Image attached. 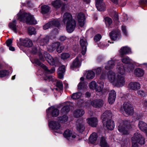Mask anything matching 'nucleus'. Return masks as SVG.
I'll return each instance as SVG.
<instances>
[{
    "mask_svg": "<svg viewBox=\"0 0 147 147\" xmlns=\"http://www.w3.org/2000/svg\"><path fill=\"white\" fill-rule=\"evenodd\" d=\"M63 22L66 24V28L69 33H71L74 30L76 26V22L73 19L71 15L68 13H65L63 16Z\"/></svg>",
    "mask_w": 147,
    "mask_h": 147,
    "instance_id": "nucleus-1",
    "label": "nucleus"
},
{
    "mask_svg": "<svg viewBox=\"0 0 147 147\" xmlns=\"http://www.w3.org/2000/svg\"><path fill=\"white\" fill-rule=\"evenodd\" d=\"M122 121L118 126V130L123 134H129V130L131 128V126L129 123L127 121Z\"/></svg>",
    "mask_w": 147,
    "mask_h": 147,
    "instance_id": "nucleus-2",
    "label": "nucleus"
},
{
    "mask_svg": "<svg viewBox=\"0 0 147 147\" xmlns=\"http://www.w3.org/2000/svg\"><path fill=\"white\" fill-rule=\"evenodd\" d=\"M18 18L21 21L26 22L27 24H35L33 17L30 14L24 13L20 15Z\"/></svg>",
    "mask_w": 147,
    "mask_h": 147,
    "instance_id": "nucleus-3",
    "label": "nucleus"
},
{
    "mask_svg": "<svg viewBox=\"0 0 147 147\" xmlns=\"http://www.w3.org/2000/svg\"><path fill=\"white\" fill-rule=\"evenodd\" d=\"M125 78L121 75H118L113 85L117 87H122L125 85Z\"/></svg>",
    "mask_w": 147,
    "mask_h": 147,
    "instance_id": "nucleus-4",
    "label": "nucleus"
},
{
    "mask_svg": "<svg viewBox=\"0 0 147 147\" xmlns=\"http://www.w3.org/2000/svg\"><path fill=\"white\" fill-rule=\"evenodd\" d=\"M133 143L135 142L141 144H143L145 143L144 139L140 133L136 132L134 134V136L131 138Z\"/></svg>",
    "mask_w": 147,
    "mask_h": 147,
    "instance_id": "nucleus-5",
    "label": "nucleus"
},
{
    "mask_svg": "<svg viewBox=\"0 0 147 147\" xmlns=\"http://www.w3.org/2000/svg\"><path fill=\"white\" fill-rule=\"evenodd\" d=\"M123 109L126 113L128 115L132 114L134 111V108L131 104L128 102H125L123 105Z\"/></svg>",
    "mask_w": 147,
    "mask_h": 147,
    "instance_id": "nucleus-6",
    "label": "nucleus"
},
{
    "mask_svg": "<svg viewBox=\"0 0 147 147\" xmlns=\"http://www.w3.org/2000/svg\"><path fill=\"white\" fill-rule=\"evenodd\" d=\"M82 55L80 54L75 58L71 65V69L73 70L74 68H78L81 66V62L82 60Z\"/></svg>",
    "mask_w": 147,
    "mask_h": 147,
    "instance_id": "nucleus-7",
    "label": "nucleus"
},
{
    "mask_svg": "<svg viewBox=\"0 0 147 147\" xmlns=\"http://www.w3.org/2000/svg\"><path fill=\"white\" fill-rule=\"evenodd\" d=\"M20 44L26 47L30 48L33 45L32 40L28 38H20Z\"/></svg>",
    "mask_w": 147,
    "mask_h": 147,
    "instance_id": "nucleus-8",
    "label": "nucleus"
},
{
    "mask_svg": "<svg viewBox=\"0 0 147 147\" xmlns=\"http://www.w3.org/2000/svg\"><path fill=\"white\" fill-rule=\"evenodd\" d=\"M60 24L59 21L57 20H53L46 24L43 26V29L46 30L53 26L58 27Z\"/></svg>",
    "mask_w": 147,
    "mask_h": 147,
    "instance_id": "nucleus-9",
    "label": "nucleus"
},
{
    "mask_svg": "<svg viewBox=\"0 0 147 147\" xmlns=\"http://www.w3.org/2000/svg\"><path fill=\"white\" fill-rule=\"evenodd\" d=\"M63 136L67 140L71 141L76 138V135L72 134V131L69 129L65 130L63 133Z\"/></svg>",
    "mask_w": 147,
    "mask_h": 147,
    "instance_id": "nucleus-10",
    "label": "nucleus"
},
{
    "mask_svg": "<svg viewBox=\"0 0 147 147\" xmlns=\"http://www.w3.org/2000/svg\"><path fill=\"white\" fill-rule=\"evenodd\" d=\"M47 114H49L53 117H57L59 114V111L57 109L51 107L49 108L47 110Z\"/></svg>",
    "mask_w": 147,
    "mask_h": 147,
    "instance_id": "nucleus-11",
    "label": "nucleus"
},
{
    "mask_svg": "<svg viewBox=\"0 0 147 147\" xmlns=\"http://www.w3.org/2000/svg\"><path fill=\"white\" fill-rule=\"evenodd\" d=\"M87 121L89 125L93 127H96L98 125V120L96 117H91L88 118Z\"/></svg>",
    "mask_w": 147,
    "mask_h": 147,
    "instance_id": "nucleus-12",
    "label": "nucleus"
},
{
    "mask_svg": "<svg viewBox=\"0 0 147 147\" xmlns=\"http://www.w3.org/2000/svg\"><path fill=\"white\" fill-rule=\"evenodd\" d=\"M107 77L109 82L113 84L116 78L115 73L112 70L109 71L107 72Z\"/></svg>",
    "mask_w": 147,
    "mask_h": 147,
    "instance_id": "nucleus-13",
    "label": "nucleus"
},
{
    "mask_svg": "<svg viewBox=\"0 0 147 147\" xmlns=\"http://www.w3.org/2000/svg\"><path fill=\"white\" fill-rule=\"evenodd\" d=\"M109 36L112 40H115L117 38H121L120 32L119 30L113 31L109 33Z\"/></svg>",
    "mask_w": 147,
    "mask_h": 147,
    "instance_id": "nucleus-14",
    "label": "nucleus"
},
{
    "mask_svg": "<svg viewBox=\"0 0 147 147\" xmlns=\"http://www.w3.org/2000/svg\"><path fill=\"white\" fill-rule=\"evenodd\" d=\"M103 104V101L100 99H96L92 101L91 104L93 107L96 108H99L102 107Z\"/></svg>",
    "mask_w": 147,
    "mask_h": 147,
    "instance_id": "nucleus-15",
    "label": "nucleus"
},
{
    "mask_svg": "<svg viewBox=\"0 0 147 147\" xmlns=\"http://www.w3.org/2000/svg\"><path fill=\"white\" fill-rule=\"evenodd\" d=\"M80 45L82 48V54L84 55L86 51V47L87 45V43L85 39L81 38L80 41Z\"/></svg>",
    "mask_w": 147,
    "mask_h": 147,
    "instance_id": "nucleus-16",
    "label": "nucleus"
},
{
    "mask_svg": "<svg viewBox=\"0 0 147 147\" xmlns=\"http://www.w3.org/2000/svg\"><path fill=\"white\" fill-rule=\"evenodd\" d=\"M103 0H96V7L97 9L99 11L104 10L105 5L102 2Z\"/></svg>",
    "mask_w": 147,
    "mask_h": 147,
    "instance_id": "nucleus-17",
    "label": "nucleus"
},
{
    "mask_svg": "<svg viewBox=\"0 0 147 147\" xmlns=\"http://www.w3.org/2000/svg\"><path fill=\"white\" fill-rule=\"evenodd\" d=\"M128 88L133 90H136L140 88V84L137 82H131L128 85Z\"/></svg>",
    "mask_w": 147,
    "mask_h": 147,
    "instance_id": "nucleus-18",
    "label": "nucleus"
},
{
    "mask_svg": "<svg viewBox=\"0 0 147 147\" xmlns=\"http://www.w3.org/2000/svg\"><path fill=\"white\" fill-rule=\"evenodd\" d=\"M116 98V93L114 90H111L109 93L108 97V101L109 104H113L115 101Z\"/></svg>",
    "mask_w": 147,
    "mask_h": 147,
    "instance_id": "nucleus-19",
    "label": "nucleus"
},
{
    "mask_svg": "<svg viewBox=\"0 0 147 147\" xmlns=\"http://www.w3.org/2000/svg\"><path fill=\"white\" fill-rule=\"evenodd\" d=\"M85 19V16L83 13H80L78 14V21L80 26L82 27L84 25Z\"/></svg>",
    "mask_w": 147,
    "mask_h": 147,
    "instance_id": "nucleus-20",
    "label": "nucleus"
},
{
    "mask_svg": "<svg viewBox=\"0 0 147 147\" xmlns=\"http://www.w3.org/2000/svg\"><path fill=\"white\" fill-rule=\"evenodd\" d=\"M45 59L51 65H53L55 64V60L47 52L44 53Z\"/></svg>",
    "mask_w": 147,
    "mask_h": 147,
    "instance_id": "nucleus-21",
    "label": "nucleus"
},
{
    "mask_svg": "<svg viewBox=\"0 0 147 147\" xmlns=\"http://www.w3.org/2000/svg\"><path fill=\"white\" fill-rule=\"evenodd\" d=\"M37 65H38L39 66L42 67L45 71H46L47 73H54L55 71V67H53L51 68L50 70H49L45 65H44L41 63L38 62V61Z\"/></svg>",
    "mask_w": 147,
    "mask_h": 147,
    "instance_id": "nucleus-22",
    "label": "nucleus"
},
{
    "mask_svg": "<svg viewBox=\"0 0 147 147\" xmlns=\"http://www.w3.org/2000/svg\"><path fill=\"white\" fill-rule=\"evenodd\" d=\"M98 135L96 133L93 132L91 134L89 138V142L93 144L96 143L97 140Z\"/></svg>",
    "mask_w": 147,
    "mask_h": 147,
    "instance_id": "nucleus-23",
    "label": "nucleus"
},
{
    "mask_svg": "<svg viewBox=\"0 0 147 147\" xmlns=\"http://www.w3.org/2000/svg\"><path fill=\"white\" fill-rule=\"evenodd\" d=\"M119 53L120 55L123 56L131 53V50L130 48L127 46L123 47L119 50Z\"/></svg>",
    "mask_w": 147,
    "mask_h": 147,
    "instance_id": "nucleus-24",
    "label": "nucleus"
},
{
    "mask_svg": "<svg viewBox=\"0 0 147 147\" xmlns=\"http://www.w3.org/2000/svg\"><path fill=\"white\" fill-rule=\"evenodd\" d=\"M49 126L52 129H58L61 127L60 124L58 122L55 121H51L49 123Z\"/></svg>",
    "mask_w": 147,
    "mask_h": 147,
    "instance_id": "nucleus-25",
    "label": "nucleus"
},
{
    "mask_svg": "<svg viewBox=\"0 0 147 147\" xmlns=\"http://www.w3.org/2000/svg\"><path fill=\"white\" fill-rule=\"evenodd\" d=\"M76 129L79 132H82L85 129V126L82 121H78L76 124Z\"/></svg>",
    "mask_w": 147,
    "mask_h": 147,
    "instance_id": "nucleus-26",
    "label": "nucleus"
},
{
    "mask_svg": "<svg viewBox=\"0 0 147 147\" xmlns=\"http://www.w3.org/2000/svg\"><path fill=\"white\" fill-rule=\"evenodd\" d=\"M138 127L141 130L147 133V124L143 121H140L138 123Z\"/></svg>",
    "mask_w": 147,
    "mask_h": 147,
    "instance_id": "nucleus-27",
    "label": "nucleus"
},
{
    "mask_svg": "<svg viewBox=\"0 0 147 147\" xmlns=\"http://www.w3.org/2000/svg\"><path fill=\"white\" fill-rule=\"evenodd\" d=\"M107 129L109 130H113L115 127L114 121L111 120H108L105 124Z\"/></svg>",
    "mask_w": 147,
    "mask_h": 147,
    "instance_id": "nucleus-28",
    "label": "nucleus"
},
{
    "mask_svg": "<svg viewBox=\"0 0 147 147\" xmlns=\"http://www.w3.org/2000/svg\"><path fill=\"white\" fill-rule=\"evenodd\" d=\"M109 13L110 16L113 18L114 20L117 22L118 21V16L117 12L113 9L109 10Z\"/></svg>",
    "mask_w": 147,
    "mask_h": 147,
    "instance_id": "nucleus-29",
    "label": "nucleus"
},
{
    "mask_svg": "<svg viewBox=\"0 0 147 147\" xmlns=\"http://www.w3.org/2000/svg\"><path fill=\"white\" fill-rule=\"evenodd\" d=\"M59 42H57L52 43L51 45L48 46V50L50 52H52L57 49V46H59Z\"/></svg>",
    "mask_w": 147,
    "mask_h": 147,
    "instance_id": "nucleus-30",
    "label": "nucleus"
},
{
    "mask_svg": "<svg viewBox=\"0 0 147 147\" xmlns=\"http://www.w3.org/2000/svg\"><path fill=\"white\" fill-rule=\"evenodd\" d=\"M43 51L42 50H39L38 52H37V61L39 62L38 60H40L42 62H44L45 61L44 56H43V54H44Z\"/></svg>",
    "mask_w": 147,
    "mask_h": 147,
    "instance_id": "nucleus-31",
    "label": "nucleus"
},
{
    "mask_svg": "<svg viewBox=\"0 0 147 147\" xmlns=\"http://www.w3.org/2000/svg\"><path fill=\"white\" fill-rule=\"evenodd\" d=\"M112 117V114L111 112L109 111H107L103 113L102 118H103V121H105L106 119L111 118Z\"/></svg>",
    "mask_w": 147,
    "mask_h": 147,
    "instance_id": "nucleus-32",
    "label": "nucleus"
},
{
    "mask_svg": "<svg viewBox=\"0 0 147 147\" xmlns=\"http://www.w3.org/2000/svg\"><path fill=\"white\" fill-rule=\"evenodd\" d=\"M49 37L48 35H46L40 40L39 43L40 45L43 46L47 44L49 42Z\"/></svg>",
    "mask_w": 147,
    "mask_h": 147,
    "instance_id": "nucleus-33",
    "label": "nucleus"
},
{
    "mask_svg": "<svg viewBox=\"0 0 147 147\" xmlns=\"http://www.w3.org/2000/svg\"><path fill=\"white\" fill-rule=\"evenodd\" d=\"M115 65V63L114 61L113 60L109 61L106 64L105 68L107 70L113 68Z\"/></svg>",
    "mask_w": 147,
    "mask_h": 147,
    "instance_id": "nucleus-34",
    "label": "nucleus"
},
{
    "mask_svg": "<svg viewBox=\"0 0 147 147\" xmlns=\"http://www.w3.org/2000/svg\"><path fill=\"white\" fill-rule=\"evenodd\" d=\"M134 74L137 77H141L144 74V71L141 68H137L134 70Z\"/></svg>",
    "mask_w": 147,
    "mask_h": 147,
    "instance_id": "nucleus-35",
    "label": "nucleus"
},
{
    "mask_svg": "<svg viewBox=\"0 0 147 147\" xmlns=\"http://www.w3.org/2000/svg\"><path fill=\"white\" fill-rule=\"evenodd\" d=\"M100 145L101 147H109L105 138L102 137L100 138Z\"/></svg>",
    "mask_w": 147,
    "mask_h": 147,
    "instance_id": "nucleus-36",
    "label": "nucleus"
},
{
    "mask_svg": "<svg viewBox=\"0 0 147 147\" xmlns=\"http://www.w3.org/2000/svg\"><path fill=\"white\" fill-rule=\"evenodd\" d=\"M84 111L82 109H77L74 111V116L76 117L82 116L84 113Z\"/></svg>",
    "mask_w": 147,
    "mask_h": 147,
    "instance_id": "nucleus-37",
    "label": "nucleus"
},
{
    "mask_svg": "<svg viewBox=\"0 0 147 147\" xmlns=\"http://www.w3.org/2000/svg\"><path fill=\"white\" fill-rule=\"evenodd\" d=\"M16 24V20H13V21L12 22H10L9 24V28L15 33H17V32L16 30V26H17Z\"/></svg>",
    "mask_w": 147,
    "mask_h": 147,
    "instance_id": "nucleus-38",
    "label": "nucleus"
},
{
    "mask_svg": "<svg viewBox=\"0 0 147 147\" xmlns=\"http://www.w3.org/2000/svg\"><path fill=\"white\" fill-rule=\"evenodd\" d=\"M52 4L54 7L58 9L61 7L62 5V3L60 0H56L52 2Z\"/></svg>",
    "mask_w": 147,
    "mask_h": 147,
    "instance_id": "nucleus-39",
    "label": "nucleus"
},
{
    "mask_svg": "<svg viewBox=\"0 0 147 147\" xmlns=\"http://www.w3.org/2000/svg\"><path fill=\"white\" fill-rule=\"evenodd\" d=\"M57 118L58 121L61 123L67 122L68 119V117L66 115H63L62 117H59Z\"/></svg>",
    "mask_w": 147,
    "mask_h": 147,
    "instance_id": "nucleus-40",
    "label": "nucleus"
},
{
    "mask_svg": "<svg viewBox=\"0 0 147 147\" xmlns=\"http://www.w3.org/2000/svg\"><path fill=\"white\" fill-rule=\"evenodd\" d=\"M41 9L42 13L45 14L49 11L50 8L48 5H44L41 7Z\"/></svg>",
    "mask_w": 147,
    "mask_h": 147,
    "instance_id": "nucleus-41",
    "label": "nucleus"
},
{
    "mask_svg": "<svg viewBox=\"0 0 147 147\" xmlns=\"http://www.w3.org/2000/svg\"><path fill=\"white\" fill-rule=\"evenodd\" d=\"M94 76V73L92 71H88L87 74L86 78L88 79L91 80L92 79Z\"/></svg>",
    "mask_w": 147,
    "mask_h": 147,
    "instance_id": "nucleus-42",
    "label": "nucleus"
},
{
    "mask_svg": "<svg viewBox=\"0 0 147 147\" xmlns=\"http://www.w3.org/2000/svg\"><path fill=\"white\" fill-rule=\"evenodd\" d=\"M70 110L69 105L64 106L61 109V112L63 114L67 113Z\"/></svg>",
    "mask_w": 147,
    "mask_h": 147,
    "instance_id": "nucleus-43",
    "label": "nucleus"
},
{
    "mask_svg": "<svg viewBox=\"0 0 147 147\" xmlns=\"http://www.w3.org/2000/svg\"><path fill=\"white\" fill-rule=\"evenodd\" d=\"M105 23L107 26H108L109 28H111L110 26L112 22V20L111 18L109 17H106L105 19Z\"/></svg>",
    "mask_w": 147,
    "mask_h": 147,
    "instance_id": "nucleus-44",
    "label": "nucleus"
},
{
    "mask_svg": "<svg viewBox=\"0 0 147 147\" xmlns=\"http://www.w3.org/2000/svg\"><path fill=\"white\" fill-rule=\"evenodd\" d=\"M9 72L7 70H0V77L3 78L9 74Z\"/></svg>",
    "mask_w": 147,
    "mask_h": 147,
    "instance_id": "nucleus-45",
    "label": "nucleus"
},
{
    "mask_svg": "<svg viewBox=\"0 0 147 147\" xmlns=\"http://www.w3.org/2000/svg\"><path fill=\"white\" fill-rule=\"evenodd\" d=\"M82 95V94L80 92H78L72 94L71 98L74 99H78Z\"/></svg>",
    "mask_w": 147,
    "mask_h": 147,
    "instance_id": "nucleus-46",
    "label": "nucleus"
},
{
    "mask_svg": "<svg viewBox=\"0 0 147 147\" xmlns=\"http://www.w3.org/2000/svg\"><path fill=\"white\" fill-rule=\"evenodd\" d=\"M70 56L69 53H63L61 54L60 57L61 59L65 60L68 58Z\"/></svg>",
    "mask_w": 147,
    "mask_h": 147,
    "instance_id": "nucleus-47",
    "label": "nucleus"
},
{
    "mask_svg": "<svg viewBox=\"0 0 147 147\" xmlns=\"http://www.w3.org/2000/svg\"><path fill=\"white\" fill-rule=\"evenodd\" d=\"M35 29L33 27L30 26L28 28V32L29 34L30 35L34 34H36Z\"/></svg>",
    "mask_w": 147,
    "mask_h": 147,
    "instance_id": "nucleus-48",
    "label": "nucleus"
},
{
    "mask_svg": "<svg viewBox=\"0 0 147 147\" xmlns=\"http://www.w3.org/2000/svg\"><path fill=\"white\" fill-rule=\"evenodd\" d=\"M122 61L125 64H130L131 62V60L129 57H124L122 59Z\"/></svg>",
    "mask_w": 147,
    "mask_h": 147,
    "instance_id": "nucleus-49",
    "label": "nucleus"
},
{
    "mask_svg": "<svg viewBox=\"0 0 147 147\" xmlns=\"http://www.w3.org/2000/svg\"><path fill=\"white\" fill-rule=\"evenodd\" d=\"M56 86L59 90H62L63 88V86L62 82L60 81H57L56 82Z\"/></svg>",
    "mask_w": 147,
    "mask_h": 147,
    "instance_id": "nucleus-50",
    "label": "nucleus"
},
{
    "mask_svg": "<svg viewBox=\"0 0 147 147\" xmlns=\"http://www.w3.org/2000/svg\"><path fill=\"white\" fill-rule=\"evenodd\" d=\"M118 71L121 74H124L125 73V70L123 66H121L118 67Z\"/></svg>",
    "mask_w": 147,
    "mask_h": 147,
    "instance_id": "nucleus-51",
    "label": "nucleus"
},
{
    "mask_svg": "<svg viewBox=\"0 0 147 147\" xmlns=\"http://www.w3.org/2000/svg\"><path fill=\"white\" fill-rule=\"evenodd\" d=\"M97 84L95 81H93L91 82L89 84V86L90 88L91 89H95Z\"/></svg>",
    "mask_w": 147,
    "mask_h": 147,
    "instance_id": "nucleus-52",
    "label": "nucleus"
},
{
    "mask_svg": "<svg viewBox=\"0 0 147 147\" xmlns=\"http://www.w3.org/2000/svg\"><path fill=\"white\" fill-rule=\"evenodd\" d=\"M59 46H57V51L58 53H61L64 49V47L61 45L60 43L59 42Z\"/></svg>",
    "mask_w": 147,
    "mask_h": 147,
    "instance_id": "nucleus-53",
    "label": "nucleus"
},
{
    "mask_svg": "<svg viewBox=\"0 0 147 147\" xmlns=\"http://www.w3.org/2000/svg\"><path fill=\"white\" fill-rule=\"evenodd\" d=\"M99 85H97L96 86L95 89H96V91L98 92H100L101 91L103 88V86L102 85H100V84Z\"/></svg>",
    "mask_w": 147,
    "mask_h": 147,
    "instance_id": "nucleus-54",
    "label": "nucleus"
},
{
    "mask_svg": "<svg viewBox=\"0 0 147 147\" xmlns=\"http://www.w3.org/2000/svg\"><path fill=\"white\" fill-rule=\"evenodd\" d=\"M138 95L141 96H144L146 94V92L142 90H140L137 91Z\"/></svg>",
    "mask_w": 147,
    "mask_h": 147,
    "instance_id": "nucleus-55",
    "label": "nucleus"
},
{
    "mask_svg": "<svg viewBox=\"0 0 147 147\" xmlns=\"http://www.w3.org/2000/svg\"><path fill=\"white\" fill-rule=\"evenodd\" d=\"M101 36L100 34L96 35L94 37V40L95 41H99L101 38Z\"/></svg>",
    "mask_w": 147,
    "mask_h": 147,
    "instance_id": "nucleus-56",
    "label": "nucleus"
},
{
    "mask_svg": "<svg viewBox=\"0 0 147 147\" xmlns=\"http://www.w3.org/2000/svg\"><path fill=\"white\" fill-rule=\"evenodd\" d=\"M65 71V66L62 65L59 67L58 68V72L64 73Z\"/></svg>",
    "mask_w": 147,
    "mask_h": 147,
    "instance_id": "nucleus-57",
    "label": "nucleus"
},
{
    "mask_svg": "<svg viewBox=\"0 0 147 147\" xmlns=\"http://www.w3.org/2000/svg\"><path fill=\"white\" fill-rule=\"evenodd\" d=\"M134 115L135 117L138 120L141 119L143 116L142 114L138 113H135Z\"/></svg>",
    "mask_w": 147,
    "mask_h": 147,
    "instance_id": "nucleus-58",
    "label": "nucleus"
},
{
    "mask_svg": "<svg viewBox=\"0 0 147 147\" xmlns=\"http://www.w3.org/2000/svg\"><path fill=\"white\" fill-rule=\"evenodd\" d=\"M121 30L124 34L126 36H127V32L126 27L122 26L121 27Z\"/></svg>",
    "mask_w": 147,
    "mask_h": 147,
    "instance_id": "nucleus-59",
    "label": "nucleus"
},
{
    "mask_svg": "<svg viewBox=\"0 0 147 147\" xmlns=\"http://www.w3.org/2000/svg\"><path fill=\"white\" fill-rule=\"evenodd\" d=\"M96 74L97 75H99L101 71V68L100 67H98L95 70Z\"/></svg>",
    "mask_w": 147,
    "mask_h": 147,
    "instance_id": "nucleus-60",
    "label": "nucleus"
},
{
    "mask_svg": "<svg viewBox=\"0 0 147 147\" xmlns=\"http://www.w3.org/2000/svg\"><path fill=\"white\" fill-rule=\"evenodd\" d=\"M31 52L34 54H35L36 53H37V47L36 46H35L32 47Z\"/></svg>",
    "mask_w": 147,
    "mask_h": 147,
    "instance_id": "nucleus-61",
    "label": "nucleus"
},
{
    "mask_svg": "<svg viewBox=\"0 0 147 147\" xmlns=\"http://www.w3.org/2000/svg\"><path fill=\"white\" fill-rule=\"evenodd\" d=\"M106 77V73L105 71H103L100 76V78L102 79H105Z\"/></svg>",
    "mask_w": 147,
    "mask_h": 147,
    "instance_id": "nucleus-62",
    "label": "nucleus"
},
{
    "mask_svg": "<svg viewBox=\"0 0 147 147\" xmlns=\"http://www.w3.org/2000/svg\"><path fill=\"white\" fill-rule=\"evenodd\" d=\"M12 40L11 39H9L6 41V45L7 46L9 47L12 43Z\"/></svg>",
    "mask_w": 147,
    "mask_h": 147,
    "instance_id": "nucleus-63",
    "label": "nucleus"
},
{
    "mask_svg": "<svg viewBox=\"0 0 147 147\" xmlns=\"http://www.w3.org/2000/svg\"><path fill=\"white\" fill-rule=\"evenodd\" d=\"M63 73H60L58 72V77L60 79H61L63 78Z\"/></svg>",
    "mask_w": 147,
    "mask_h": 147,
    "instance_id": "nucleus-64",
    "label": "nucleus"
}]
</instances>
